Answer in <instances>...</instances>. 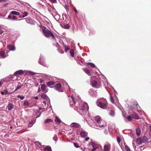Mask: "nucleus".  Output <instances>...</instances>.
Instances as JSON below:
<instances>
[{"label":"nucleus","instance_id":"obj_63","mask_svg":"<svg viewBox=\"0 0 151 151\" xmlns=\"http://www.w3.org/2000/svg\"><path fill=\"white\" fill-rule=\"evenodd\" d=\"M42 109V108H39V110H41V109Z\"/></svg>","mask_w":151,"mask_h":151},{"label":"nucleus","instance_id":"obj_52","mask_svg":"<svg viewBox=\"0 0 151 151\" xmlns=\"http://www.w3.org/2000/svg\"><path fill=\"white\" fill-rule=\"evenodd\" d=\"M126 149L127 151H130V149L128 147H126Z\"/></svg>","mask_w":151,"mask_h":151},{"label":"nucleus","instance_id":"obj_38","mask_svg":"<svg viewBox=\"0 0 151 151\" xmlns=\"http://www.w3.org/2000/svg\"><path fill=\"white\" fill-rule=\"evenodd\" d=\"M22 13L23 14V15L22 17L23 18H24L25 17L27 16L28 14V13L26 12H24Z\"/></svg>","mask_w":151,"mask_h":151},{"label":"nucleus","instance_id":"obj_32","mask_svg":"<svg viewBox=\"0 0 151 151\" xmlns=\"http://www.w3.org/2000/svg\"><path fill=\"white\" fill-rule=\"evenodd\" d=\"M87 65H90L91 67L92 68H94L96 67V66L95 65L91 63H87Z\"/></svg>","mask_w":151,"mask_h":151},{"label":"nucleus","instance_id":"obj_50","mask_svg":"<svg viewBox=\"0 0 151 151\" xmlns=\"http://www.w3.org/2000/svg\"><path fill=\"white\" fill-rule=\"evenodd\" d=\"M110 101H111V102L112 103H114L113 99L112 97L111 96H110Z\"/></svg>","mask_w":151,"mask_h":151},{"label":"nucleus","instance_id":"obj_44","mask_svg":"<svg viewBox=\"0 0 151 151\" xmlns=\"http://www.w3.org/2000/svg\"><path fill=\"white\" fill-rule=\"evenodd\" d=\"M71 97L72 99V101L74 104V105H75L76 103V102L75 101L74 97L73 95L71 96Z\"/></svg>","mask_w":151,"mask_h":151},{"label":"nucleus","instance_id":"obj_46","mask_svg":"<svg viewBox=\"0 0 151 151\" xmlns=\"http://www.w3.org/2000/svg\"><path fill=\"white\" fill-rule=\"evenodd\" d=\"M74 146L76 148H78L79 147V145L76 143L74 142L73 143Z\"/></svg>","mask_w":151,"mask_h":151},{"label":"nucleus","instance_id":"obj_18","mask_svg":"<svg viewBox=\"0 0 151 151\" xmlns=\"http://www.w3.org/2000/svg\"><path fill=\"white\" fill-rule=\"evenodd\" d=\"M132 116L133 118L135 119H139V117L138 115L134 112L132 113Z\"/></svg>","mask_w":151,"mask_h":151},{"label":"nucleus","instance_id":"obj_37","mask_svg":"<svg viewBox=\"0 0 151 151\" xmlns=\"http://www.w3.org/2000/svg\"><path fill=\"white\" fill-rule=\"evenodd\" d=\"M52 121V120L50 119H46L44 121L45 123H47L48 122H51Z\"/></svg>","mask_w":151,"mask_h":151},{"label":"nucleus","instance_id":"obj_28","mask_svg":"<svg viewBox=\"0 0 151 151\" xmlns=\"http://www.w3.org/2000/svg\"><path fill=\"white\" fill-rule=\"evenodd\" d=\"M109 114L110 116H115V111L113 110H111L110 111Z\"/></svg>","mask_w":151,"mask_h":151},{"label":"nucleus","instance_id":"obj_14","mask_svg":"<svg viewBox=\"0 0 151 151\" xmlns=\"http://www.w3.org/2000/svg\"><path fill=\"white\" fill-rule=\"evenodd\" d=\"M41 88L42 91L45 93H46L48 91V90L47 88L44 84L41 85Z\"/></svg>","mask_w":151,"mask_h":151},{"label":"nucleus","instance_id":"obj_42","mask_svg":"<svg viewBox=\"0 0 151 151\" xmlns=\"http://www.w3.org/2000/svg\"><path fill=\"white\" fill-rule=\"evenodd\" d=\"M63 27L66 29H68L70 27V26L68 24H65Z\"/></svg>","mask_w":151,"mask_h":151},{"label":"nucleus","instance_id":"obj_54","mask_svg":"<svg viewBox=\"0 0 151 151\" xmlns=\"http://www.w3.org/2000/svg\"><path fill=\"white\" fill-rule=\"evenodd\" d=\"M89 139V137H86L85 139V140L86 141H87Z\"/></svg>","mask_w":151,"mask_h":151},{"label":"nucleus","instance_id":"obj_43","mask_svg":"<svg viewBox=\"0 0 151 151\" xmlns=\"http://www.w3.org/2000/svg\"><path fill=\"white\" fill-rule=\"evenodd\" d=\"M17 19V17L16 16H12V18L11 19L12 20H18Z\"/></svg>","mask_w":151,"mask_h":151},{"label":"nucleus","instance_id":"obj_53","mask_svg":"<svg viewBox=\"0 0 151 151\" xmlns=\"http://www.w3.org/2000/svg\"><path fill=\"white\" fill-rule=\"evenodd\" d=\"M53 139L56 141L57 140V138L56 137L54 136L53 138Z\"/></svg>","mask_w":151,"mask_h":151},{"label":"nucleus","instance_id":"obj_39","mask_svg":"<svg viewBox=\"0 0 151 151\" xmlns=\"http://www.w3.org/2000/svg\"><path fill=\"white\" fill-rule=\"evenodd\" d=\"M73 9L74 10V11L75 13V15H76V17H77V14H78V11H77V9H76V8L74 6L73 7Z\"/></svg>","mask_w":151,"mask_h":151},{"label":"nucleus","instance_id":"obj_19","mask_svg":"<svg viewBox=\"0 0 151 151\" xmlns=\"http://www.w3.org/2000/svg\"><path fill=\"white\" fill-rule=\"evenodd\" d=\"M81 136L83 137H85L87 136L88 133L84 131H82L80 133Z\"/></svg>","mask_w":151,"mask_h":151},{"label":"nucleus","instance_id":"obj_41","mask_svg":"<svg viewBox=\"0 0 151 151\" xmlns=\"http://www.w3.org/2000/svg\"><path fill=\"white\" fill-rule=\"evenodd\" d=\"M127 119L128 121L130 122L132 119V118L131 116H129L127 117Z\"/></svg>","mask_w":151,"mask_h":151},{"label":"nucleus","instance_id":"obj_11","mask_svg":"<svg viewBox=\"0 0 151 151\" xmlns=\"http://www.w3.org/2000/svg\"><path fill=\"white\" fill-rule=\"evenodd\" d=\"M26 22L28 24H30L32 25L35 24V22L29 18H26L25 19Z\"/></svg>","mask_w":151,"mask_h":151},{"label":"nucleus","instance_id":"obj_47","mask_svg":"<svg viewBox=\"0 0 151 151\" xmlns=\"http://www.w3.org/2000/svg\"><path fill=\"white\" fill-rule=\"evenodd\" d=\"M34 122H33V121H30L29 122V124H32L31 125H30V126H29V127H32L33 124H34Z\"/></svg>","mask_w":151,"mask_h":151},{"label":"nucleus","instance_id":"obj_29","mask_svg":"<svg viewBox=\"0 0 151 151\" xmlns=\"http://www.w3.org/2000/svg\"><path fill=\"white\" fill-rule=\"evenodd\" d=\"M55 121L56 123H60L61 122V120L57 116L55 117Z\"/></svg>","mask_w":151,"mask_h":151},{"label":"nucleus","instance_id":"obj_57","mask_svg":"<svg viewBox=\"0 0 151 151\" xmlns=\"http://www.w3.org/2000/svg\"><path fill=\"white\" fill-rule=\"evenodd\" d=\"M41 91V90H40V88H38V91H37V92H40Z\"/></svg>","mask_w":151,"mask_h":151},{"label":"nucleus","instance_id":"obj_58","mask_svg":"<svg viewBox=\"0 0 151 151\" xmlns=\"http://www.w3.org/2000/svg\"><path fill=\"white\" fill-rule=\"evenodd\" d=\"M34 98L35 99H36L37 100L38 99V97L37 96H35V97H34Z\"/></svg>","mask_w":151,"mask_h":151},{"label":"nucleus","instance_id":"obj_20","mask_svg":"<svg viewBox=\"0 0 151 151\" xmlns=\"http://www.w3.org/2000/svg\"><path fill=\"white\" fill-rule=\"evenodd\" d=\"M7 48L9 50L14 51L15 50V47L14 46L11 45L8 46Z\"/></svg>","mask_w":151,"mask_h":151},{"label":"nucleus","instance_id":"obj_31","mask_svg":"<svg viewBox=\"0 0 151 151\" xmlns=\"http://www.w3.org/2000/svg\"><path fill=\"white\" fill-rule=\"evenodd\" d=\"M24 105L26 106H28L29 104V103L27 100H25L24 101Z\"/></svg>","mask_w":151,"mask_h":151},{"label":"nucleus","instance_id":"obj_64","mask_svg":"<svg viewBox=\"0 0 151 151\" xmlns=\"http://www.w3.org/2000/svg\"><path fill=\"white\" fill-rule=\"evenodd\" d=\"M150 130L151 131V125L150 127Z\"/></svg>","mask_w":151,"mask_h":151},{"label":"nucleus","instance_id":"obj_4","mask_svg":"<svg viewBox=\"0 0 151 151\" xmlns=\"http://www.w3.org/2000/svg\"><path fill=\"white\" fill-rule=\"evenodd\" d=\"M91 86L94 88H100L101 86V81L97 82L95 80H91Z\"/></svg>","mask_w":151,"mask_h":151},{"label":"nucleus","instance_id":"obj_33","mask_svg":"<svg viewBox=\"0 0 151 151\" xmlns=\"http://www.w3.org/2000/svg\"><path fill=\"white\" fill-rule=\"evenodd\" d=\"M142 138L143 139V143L146 142H147L148 140L147 138L145 136H144Z\"/></svg>","mask_w":151,"mask_h":151},{"label":"nucleus","instance_id":"obj_1","mask_svg":"<svg viewBox=\"0 0 151 151\" xmlns=\"http://www.w3.org/2000/svg\"><path fill=\"white\" fill-rule=\"evenodd\" d=\"M78 108L80 111H78L79 114L83 117H84V115L86 113L89 109L88 104L86 102H84L81 101H79Z\"/></svg>","mask_w":151,"mask_h":151},{"label":"nucleus","instance_id":"obj_51","mask_svg":"<svg viewBox=\"0 0 151 151\" xmlns=\"http://www.w3.org/2000/svg\"><path fill=\"white\" fill-rule=\"evenodd\" d=\"M12 16H11L10 15H9L7 19H12Z\"/></svg>","mask_w":151,"mask_h":151},{"label":"nucleus","instance_id":"obj_15","mask_svg":"<svg viewBox=\"0 0 151 151\" xmlns=\"http://www.w3.org/2000/svg\"><path fill=\"white\" fill-rule=\"evenodd\" d=\"M94 118L95 122L97 126L98 124V123H99V122H100L102 119H101L100 117L99 116H96Z\"/></svg>","mask_w":151,"mask_h":151},{"label":"nucleus","instance_id":"obj_21","mask_svg":"<svg viewBox=\"0 0 151 151\" xmlns=\"http://www.w3.org/2000/svg\"><path fill=\"white\" fill-rule=\"evenodd\" d=\"M24 73L23 70H19L15 72L14 73V75H21L23 74Z\"/></svg>","mask_w":151,"mask_h":151},{"label":"nucleus","instance_id":"obj_17","mask_svg":"<svg viewBox=\"0 0 151 151\" xmlns=\"http://www.w3.org/2000/svg\"><path fill=\"white\" fill-rule=\"evenodd\" d=\"M8 56V55L5 53L4 51H0V56L2 58H4Z\"/></svg>","mask_w":151,"mask_h":151},{"label":"nucleus","instance_id":"obj_9","mask_svg":"<svg viewBox=\"0 0 151 151\" xmlns=\"http://www.w3.org/2000/svg\"><path fill=\"white\" fill-rule=\"evenodd\" d=\"M39 62L40 64L43 65L44 66H45L46 65L45 62L44 60H43V57L41 55H40V58L39 59Z\"/></svg>","mask_w":151,"mask_h":151},{"label":"nucleus","instance_id":"obj_56","mask_svg":"<svg viewBox=\"0 0 151 151\" xmlns=\"http://www.w3.org/2000/svg\"><path fill=\"white\" fill-rule=\"evenodd\" d=\"M6 1V0H0V3H1L2 2H5Z\"/></svg>","mask_w":151,"mask_h":151},{"label":"nucleus","instance_id":"obj_5","mask_svg":"<svg viewBox=\"0 0 151 151\" xmlns=\"http://www.w3.org/2000/svg\"><path fill=\"white\" fill-rule=\"evenodd\" d=\"M91 145L93 149L91 150V151H100L98 150L100 146L99 145L96 143L95 142H91Z\"/></svg>","mask_w":151,"mask_h":151},{"label":"nucleus","instance_id":"obj_48","mask_svg":"<svg viewBox=\"0 0 151 151\" xmlns=\"http://www.w3.org/2000/svg\"><path fill=\"white\" fill-rule=\"evenodd\" d=\"M117 142L119 144L120 142V139L119 137H117Z\"/></svg>","mask_w":151,"mask_h":151},{"label":"nucleus","instance_id":"obj_23","mask_svg":"<svg viewBox=\"0 0 151 151\" xmlns=\"http://www.w3.org/2000/svg\"><path fill=\"white\" fill-rule=\"evenodd\" d=\"M45 151H51L52 149L51 147L49 146H46L43 149Z\"/></svg>","mask_w":151,"mask_h":151},{"label":"nucleus","instance_id":"obj_36","mask_svg":"<svg viewBox=\"0 0 151 151\" xmlns=\"http://www.w3.org/2000/svg\"><path fill=\"white\" fill-rule=\"evenodd\" d=\"M70 55L72 57H73L74 56V50H73L71 49L70 50Z\"/></svg>","mask_w":151,"mask_h":151},{"label":"nucleus","instance_id":"obj_7","mask_svg":"<svg viewBox=\"0 0 151 151\" xmlns=\"http://www.w3.org/2000/svg\"><path fill=\"white\" fill-rule=\"evenodd\" d=\"M110 148V144L109 143H106L104 146V151H109Z\"/></svg>","mask_w":151,"mask_h":151},{"label":"nucleus","instance_id":"obj_26","mask_svg":"<svg viewBox=\"0 0 151 151\" xmlns=\"http://www.w3.org/2000/svg\"><path fill=\"white\" fill-rule=\"evenodd\" d=\"M54 83L52 81H50L47 83V85L51 88L53 87V86L51 87V86L54 85Z\"/></svg>","mask_w":151,"mask_h":151},{"label":"nucleus","instance_id":"obj_60","mask_svg":"<svg viewBox=\"0 0 151 151\" xmlns=\"http://www.w3.org/2000/svg\"><path fill=\"white\" fill-rule=\"evenodd\" d=\"M59 52L61 53H64V52L63 51H59Z\"/></svg>","mask_w":151,"mask_h":151},{"label":"nucleus","instance_id":"obj_55","mask_svg":"<svg viewBox=\"0 0 151 151\" xmlns=\"http://www.w3.org/2000/svg\"><path fill=\"white\" fill-rule=\"evenodd\" d=\"M30 74L32 75H34L35 74V73L33 72H31Z\"/></svg>","mask_w":151,"mask_h":151},{"label":"nucleus","instance_id":"obj_35","mask_svg":"<svg viewBox=\"0 0 151 151\" xmlns=\"http://www.w3.org/2000/svg\"><path fill=\"white\" fill-rule=\"evenodd\" d=\"M2 94H10L9 92V91L6 90H4L3 91L2 93Z\"/></svg>","mask_w":151,"mask_h":151},{"label":"nucleus","instance_id":"obj_10","mask_svg":"<svg viewBox=\"0 0 151 151\" xmlns=\"http://www.w3.org/2000/svg\"><path fill=\"white\" fill-rule=\"evenodd\" d=\"M89 93L91 96L96 97L97 95V92L96 91L92 89H90L89 91Z\"/></svg>","mask_w":151,"mask_h":151},{"label":"nucleus","instance_id":"obj_3","mask_svg":"<svg viewBox=\"0 0 151 151\" xmlns=\"http://www.w3.org/2000/svg\"><path fill=\"white\" fill-rule=\"evenodd\" d=\"M45 28H43L42 29V32L45 36L46 37H49L50 36L54 40H56L55 37L51 31Z\"/></svg>","mask_w":151,"mask_h":151},{"label":"nucleus","instance_id":"obj_45","mask_svg":"<svg viewBox=\"0 0 151 151\" xmlns=\"http://www.w3.org/2000/svg\"><path fill=\"white\" fill-rule=\"evenodd\" d=\"M52 3L56 4L57 3L56 0H49Z\"/></svg>","mask_w":151,"mask_h":151},{"label":"nucleus","instance_id":"obj_34","mask_svg":"<svg viewBox=\"0 0 151 151\" xmlns=\"http://www.w3.org/2000/svg\"><path fill=\"white\" fill-rule=\"evenodd\" d=\"M64 47L65 48V51L66 52H67L70 49V47H69L68 46L64 45Z\"/></svg>","mask_w":151,"mask_h":151},{"label":"nucleus","instance_id":"obj_30","mask_svg":"<svg viewBox=\"0 0 151 151\" xmlns=\"http://www.w3.org/2000/svg\"><path fill=\"white\" fill-rule=\"evenodd\" d=\"M140 130L139 128H137L136 129V134L137 136H139L140 134Z\"/></svg>","mask_w":151,"mask_h":151},{"label":"nucleus","instance_id":"obj_12","mask_svg":"<svg viewBox=\"0 0 151 151\" xmlns=\"http://www.w3.org/2000/svg\"><path fill=\"white\" fill-rule=\"evenodd\" d=\"M99 123H98V124L97 125V126L99 127V128L103 127L106 125V122L102 119L101 120V121Z\"/></svg>","mask_w":151,"mask_h":151},{"label":"nucleus","instance_id":"obj_62","mask_svg":"<svg viewBox=\"0 0 151 151\" xmlns=\"http://www.w3.org/2000/svg\"><path fill=\"white\" fill-rule=\"evenodd\" d=\"M39 110H36V112L37 113L38 112H39Z\"/></svg>","mask_w":151,"mask_h":151},{"label":"nucleus","instance_id":"obj_24","mask_svg":"<svg viewBox=\"0 0 151 151\" xmlns=\"http://www.w3.org/2000/svg\"><path fill=\"white\" fill-rule=\"evenodd\" d=\"M40 96L42 98L45 99L47 100L48 99H49L48 97L44 93L42 94Z\"/></svg>","mask_w":151,"mask_h":151},{"label":"nucleus","instance_id":"obj_49","mask_svg":"<svg viewBox=\"0 0 151 151\" xmlns=\"http://www.w3.org/2000/svg\"><path fill=\"white\" fill-rule=\"evenodd\" d=\"M21 88V86H20V85H18V86H17V88H16V90H15V91H16L18 89H19V88Z\"/></svg>","mask_w":151,"mask_h":151},{"label":"nucleus","instance_id":"obj_22","mask_svg":"<svg viewBox=\"0 0 151 151\" xmlns=\"http://www.w3.org/2000/svg\"><path fill=\"white\" fill-rule=\"evenodd\" d=\"M7 107L8 110L10 111L13 108L14 106L13 104L10 103L8 105Z\"/></svg>","mask_w":151,"mask_h":151},{"label":"nucleus","instance_id":"obj_16","mask_svg":"<svg viewBox=\"0 0 151 151\" xmlns=\"http://www.w3.org/2000/svg\"><path fill=\"white\" fill-rule=\"evenodd\" d=\"M142 143L143 142L142 138L139 137L136 140V143L138 145H141Z\"/></svg>","mask_w":151,"mask_h":151},{"label":"nucleus","instance_id":"obj_25","mask_svg":"<svg viewBox=\"0 0 151 151\" xmlns=\"http://www.w3.org/2000/svg\"><path fill=\"white\" fill-rule=\"evenodd\" d=\"M10 14H13L17 15H20V13L19 12H18L13 11H11L10 12Z\"/></svg>","mask_w":151,"mask_h":151},{"label":"nucleus","instance_id":"obj_40","mask_svg":"<svg viewBox=\"0 0 151 151\" xmlns=\"http://www.w3.org/2000/svg\"><path fill=\"white\" fill-rule=\"evenodd\" d=\"M17 97L18 98H19L21 100H23L24 98V96L20 95H17Z\"/></svg>","mask_w":151,"mask_h":151},{"label":"nucleus","instance_id":"obj_6","mask_svg":"<svg viewBox=\"0 0 151 151\" xmlns=\"http://www.w3.org/2000/svg\"><path fill=\"white\" fill-rule=\"evenodd\" d=\"M50 14L56 19H57V18H59L60 17L59 14H58V12L55 9H53L52 11L50 12Z\"/></svg>","mask_w":151,"mask_h":151},{"label":"nucleus","instance_id":"obj_2","mask_svg":"<svg viewBox=\"0 0 151 151\" xmlns=\"http://www.w3.org/2000/svg\"><path fill=\"white\" fill-rule=\"evenodd\" d=\"M97 106L103 109L106 107L107 102L106 100L103 98L98 99L96 101Z\"/></svg>","mask_w":151,"mask_h":151},{"label":"nucleus","instance_id":"obj_8","mask_svg":"<svg viewBox=\"0 0 151 151\" xmlns=\"http://www.w3.org/2000/svg\"><path fill=\"white\" fill-rule=\"evenodd\" d=\"M61 85L60 83L56 84L54 86L55 89L59 92H63V90L61 89Z\"/></svg>","mask_w":151,"mask_h":151},{"label":"nucleus","instance_id":"obj_27","mask_svg":"<svg viewBox=\"0 0 151 151\" xmlns=\"http://www.w3.org/2000/svg\"><path fill=\"white\" fill-rule=\"evenodd\" d=\"M83 70L88 75L91 76V75L90 74L91 73V71L89 70L86 68H83Z\"/></svg>","mask_w":151,"mask_h":151},{"label":"nucleus","instance_id":"obj_13","mask_svg":"<svg viewBox=\"0 0 151 151\" xmlns=\"http://www.w3.org/2000/svg\"><path fill=\"white\" fill-rule=\"evenodd\" d=\"M70 126L71 127L76 128L77 129H79L81 128L80 125L77 123L73 122L70 125Z\"/></svg>","mask_w":151,"mask_h":151},{"label":"nucleus","instance_id":"obj_59","mask_svg":"<svg viewBox=\"0 0 151 151\" xmlns=\"http://www.w3.org/2000/svg\"><path fill=\"white\" fill-rule=\"evenodd\" d=\"M41 114V113H40V115H39V116H37V117H36V118H38V117H39L40 116Z\"/></svg>","mask_w":151,"mask_h":151},{"label":"nucleus","instance_id":"obj_61","mask_svg":"<svg viewBox=\"0 0 151 151\" xmlns=\"http://www.w3.org/2000/svg\"><path fill=\"white\" fill-rule=\"evenodd\" d=\"M38 85H39V83H37L35 85V86H37Z\"/></svg>","mask_w":151,"mask_h":151}]
</instances>
